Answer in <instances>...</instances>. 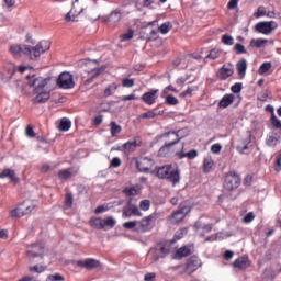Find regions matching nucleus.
Returning a JSON list of instances; mask_svg holds the SVG:
<instances>
[{"label": "nucleus", "instance_id": "b1692460", "mask_svg": "<svg viewBox=\"0 0 281 281\" xmlns=\"http://www.w3.org/2000/svg\"><path fill=\"white\" fill-rule=\"evenodd\" d=\"M191 254H192V250L190 249V247L183 246V247H180V248L176 251L173 258H175L176 260H181V258H186V256H190Z\"/></svg>", "mask_w": 281, "mask_h": 281}, {"label": "nucleus", "instance_id": "9b49d317", "mask_svg": "<svg viewBox=\"0 0 281 281\" xmlns=\"http://www.w3.org/2000/svg\"><path fill=\"white\" fill-rule=\"evenodd\" d=\"M278 29V23L276 21L269 22H259L256 24L255 30L259 32V34H265L269 36L273 32V30Z\"/></svg>", "mask_w": 281, "mask_h": 281}, {"label": "nucleus", "instance_id": "20e7f679", "mask_svg": "<svg viewBox=\"0 0 281 281\" xmlns=\"http://www.w3.org/2000/svg\"><path fill=\"white\" fill-rule=\"evenodd\" d=\"M172 241H162L156 245L151 250L154 260H159V258H166L170 251H172Z\"/></svg>", "mask_w": 281, "mask_h": 281}, {"label": "nucleus", "instance_id": "6e6552de", "mask_svg": "<svg viewBox=\"0 0 281 281\" xmlns=\"http://www.w3.org/2000/svg\"><path fill=\"white\" fill-rule=\"evenodd\" d=\"M240 186V177H238V173L236 171H229L225 176L224 180V188L228 192H232V190H236Z\"/></svg>", "mask_w": 281, "mask_h": 281}, {"label": "nucleus", "instance_id": "423d86ee", "mask_svg": "<svg viewBox=\"0 0 281 281\" xmlns=\"http://www.w3.org/2000/svg\"><path fill=\"white\" fill-rule=\"evenodd\" d=\"M57 86L59 89H74L76 87L74 75L68 71L61 72L58 77Z\"/></svg>", "mask_w": 281, "mask_h": 281}, {"label": "nucleus", "instance_id": "f3484780", "mask_svg": "<svg viewBox=\"0 0 281 281\" xmlns=\"http://www.w3.org/2000/svg\"><path fill=\"white\" fill-rule=\"evenodd\" d=\"M155 221V216L148 215L145 218H142L138 222V232H148L149 229H153V222Z\"/></svg>", "mask_w": 281, "mask_h": 281}, {"label": "nucleus", "instance_id": "0eeeda50", "mask_svg": "<svg viewBox=\"0 0 281 281\" xmlns=\"http://www.w3.org/2000/svg\"><path fill=\"white\" fill-rule=\"evenodd\" d=\"M85 12V7H81L80 0H75L72 3V8L68 13L65 15V21L67 23L76 22L78 21V16Z\"/></svg>", "mask_w": 281, "mask_h": 281}, {"label": "nucleus", "instance_id": "49530a36", "mask_svg": "<svg viewBox=\"0 0 281 281\" xmlns=\"http://www.w3.org/2000/svg\"><path fill=\"white\" fill-rule=\"evenodd\" d=\"M165 102H166V104H169V106H175V105L179 104V99L172 94H169L166 97Z\"/></svg>", "mask_w": 281, "mask_h": 281}, {"label": "nucleus", "instance_id": "13d9d810", "mask_svg": "<svg viewBox=\"0 0 281 281\" xmlns=\"http://www.w3.org/2000/svg\"><path fill=\"white\" fill-rule=\"evenodd\" d=\"M65 280V278H63V276L58 274V273H55V274H49L47 278H46V281H63Z\"/></svg>", "mask_w": 281, "mask_h": 281}, {"label": "nucleus", "instance_id": "de8ad7c7", "mask_svg": "<svg viewBox=\"0 0 281 281\" xmlns=\"http://www.w3.org/2000/svg\"><path fill=\"white\" fill-rule=\"evenodd\" d=\"M74 206V194L67 193L66 200H65V209L69 210Z\"/></svg>", "mask_w": 281, "mask_h": 281}, {"label": "nucleus", "instance_id": "393cba45", "mask_svg": "<svg viewBox=\"0 0 281 281\" xmlns=\"http://www.w3.org/2000/svg\"><path fill=\"white\" fill-rule=\"evenodd\" d=\"M10 179L13 181V183H19V178H16V175L14 172V170L12 169H4L1 173H0V179Z\"/></svg>", "mask_w": 281, "mask_h": 281}, {"label": "nucleus", "instance_id": "37998d69", "mask_svg": "<svg viewBox=\"0 0 281 281\" xmlns=\"http://www.w3.org/2000/svg\"><path fill=\"white\" fill-rule=\"evenodd\" d=\"M237 150H239V153H247V150H249V139L239 142Z\"/></svg>", "mask_w": 281, "mask_h": 281}, {"label": "nucleus", "instance_id": "5fc2aeb1", "mask_svg": "<svg viewBox=\"0 0 281 281\" xmlns=\"http://www.w3.org/2000/svg\"><path fill=\"white\" fill-rule=\"evenodd\" d=\"M123 227H125V229H135V227H138V222L137 221L125 222L123 224Z\"/></svg>", "mask_w": 281, "mask_h": 281}, {"label": "nucleus", "instance_id": "a19ab883", "mask_svg": "<svg viewBox=\"0 0 281 281\" xmlns=\"http://www.w3.org/2000/svg\"><path fill=\"white\" fill-rule=\"evenodd\" d=\"M222 54L221 49H212L209 55L205 57V60H207V58H210L211 60H216V58H220Z\"/></svg>", "mask_w": 281, "mask_h": 281}, {"label": "nucleus", "instance_id": "412c9836", "mask_svg": "<svg viewBox=\"0 0 281 281\" xmlns=\"http://www.w3.org/2000/svg\"><path fill=\"white\" fill-rule=\"evenodd\" d=\"M22 207V212H24V216L27 214H32L34 210H36V201L33 200H26L23 203L20 204Z\"/></svg>", "mask_w": 281, "mask_h": 281}, {"label": "nucleus", "instance_id": "6ab92c4d", "mask_svg": "<svg viewBox=\"0 0 281 281\" xmlns=\"http://www.w3.org/2000/svg\"><path fill=\"white\" fill-rule=\"evenodd\" d=\"M157 93H159V89L145 92L142 97V100L145 102V104H155V100H157Z\"/></svg>", "mask_w": 281, "mask_h": 281}, {"label": "nucleus", "instance_id": "58836bf2", "mask_svg": "<svg viewBox=\"0 0 281 281\" xmlns=\"http://www.w3.org/2000/svg\"><path fill=\"white\" fill-rule=\"evenodd\" d=\"M268 41L267 40H262V38H258V40H251L250 41V47H265V45H267Z\"/></svg>", "mask_w": 281, "mask_h": 281}, {"label": "nucleus", "instance_id": "473e14b6", "mask_svg": "<svg viewBox=\"0 0 281 281\" xmlns=\"http://www.w3.org/2000/svg\"><path fill=\"white\" fill-rule=\"evenodd\" d=\"M100 267V261L98 259H86L85 269H98Z\"/></svg>", "mask_w": 281, "mask_h": 281}, {"label": "nucleus", "instance_id": "2eb2a0df", "mask_svg": "<svg viewBox=\"0 0 281 281\" xmlns=\"http://www.w3.org/2000/svg\"><path fill=\"white\" fill-rule=\"evenodd\" d=\"M161 139L165 143V146H169L179 144V142H181V136L177 135V132H168L161 135Z\"/></svg>", "mask_w": 281, "mask_h": 281}, {"label": "nucleus", "instance_id": "4be33fe9", "mask_svg": "<svg viewBox=\"0 0 281 281\" xmlns=\"http://www.w3.org/2000/svg\"><path fill=\"white\" fill-rule=\"evenodd\" d=\"M280 135L270 133L266 139V146H269V148H276V146L280 144Z\"/></svg>", "mask_w": 281, "mask_h": 281}, {"label": "nucleus", "instance_id": "ea45409f", "mask_svg": "<svg viewBox=\"0 0 281 281\" xmlns=\"http://www.w3.org/2000/svg\"><path fill=\"white\" fill-rule=\"evenodd\" d=\"M119 133H122V126H120L116 122H111V135L115 137Z\"/></svg>", "mask_w": 281, "mask_h": 281}, {"label": "nucleus", "instance_id": "4468645a", "mask_svg": "<svg viewBox=\"0 0 281 281\" xmlns=\"http://www.w3.org/2000/svg\"><path fill=\"white\" fill-rule=\"evenodd\" d=\"M153 166H155V161L150 158H140L136 161V167L139 172H150V170H153Z\"/></svg>", "mask_w": 281, "mask_h": 281}, {"label": "nucleus", "instance_id": "f03ea898", "mask_svg": "<svg viewBox=\"0 0 281 281\" xmlns=\"http://www.w3.org/2000/svg\"><path fill=\"white\" fill-rule=\"evenodd\" d=\"M27 85L33 87V103L45 104L52 98V79L38 75H27Z\"/></svg>", "mask_w": 281, "mask_h": 281}, {"label": "nucleus", "instance_id": "5701e85b", "mask_svg": "<svg viewBox=\"0 0 281 281\" xmlns=\"http://www.w3.org/2000/svg\"><path fill=\"white\" fill-rule=\"evenodd\" d=\"M220 76L222 80H227L231 76H234V66L228 65V66H223L220 69Z\"/></svg>", "mask_w": 281, "mask_h": 281}, {"label": "nucleus", "instance_id": "4c0bfd02", "mask_svg": "<svg viewBox=\"0 0 281 281\" xmlns=\"http://www.w3.org/2000/svg\"><path fill=\"white\" fill-rule=\"evenodd\" d=\"M188 158V159H196V157H199V151H196V149H191L189 150L188 153H183L181 154L180 156V159H183V158Z\"/></svg>", "mask_w": 281, "mask_h": 281}, {"label": "nucleus", "instance_id": "f704fd0d", "mask_svg": "<svg viewBox=\"0 0 281 281\" xmlns=\"http://www.w3.org/2000/svg\"><path fill=\"white\" fill-rule=\"evenodd\" d=\"M91 227L95 229H103V218L102 217H94L90 220Z\"/></svg>", "mask_w": 281, "mask_h": 281}, {"label": "nucleus", "instance_id": "bf43d9fd", "mask_svg": "<svg viewBox=\"0 0 281 281\" xmlns=\"http://www.w3.org/2000/svg\"><path fill=\"white\" fill-rule=\"evenodd\" d=\"M122 86L125 87V88L134 87L135 86V80L128 79V78L123 79Z\"/></svg>", "mask_w": 281, "mask_h": 281}, {"label": "nucleus", "instance_id": "aec40b11", "mask_svg": "<svg viewBox=\"0 0 281 281\" xmlns=\"http://www.w3.org/2000/svg\"><path fill=\"white\" fill-rule=\"evenodd\" d=\"M137 148V142L136 140H130L127 143H124L122 147H117L116 150H121L125 155H131V153H134V150Z\"/></svg>", "mask_w": 281, "mask_h": 281}, {"label": "nucleus", "instance_id": "3c124183", "mask_svg": "<svg viewBox=\"0 0 281 281\" xmlns=\"http://www.w3.org/2000/svg\"><path fill=\"white\" fill-rule=\"evenodd\" d=\"M198 87H189L186 91L180 93V98H186V95H189V98H192L193 91H196Z\"/></svg>", "mask_w": 281, "mask_h": 281}, {"label": "nucleus", "instance_id": "cd10ccee", "mask_svg": "<svg viewBox=\"0 0 281 281\" xmlns=\"http://www.w3.org/2000/svg\"><path fill=\"white\" fill-rule=\"evenodd\" d=\"M9 216H11V218H21V217L25 216V213L23 212L21 204H19L16 207L12 209L9 212Z\"/></svg>", "mask_w": 281, "mask_h": 281}, {"label": "nucleus", "instance_id": "680f3d73", "mask_svg": "<svg viewBox=\"0 0 281 281\" xmlns=\"http://www.w3.org/2000/svg\"><path fill=\"white\" fill-rule=\"evenodd\" d=\"M155 278H157V273L155 272H148L144 276L145 281H155Z\"/></svg>", "mask_w": 281, "mask_h": 281}, {"label": "nucleus", "instance_id": "2f4dec72", "mask_svg": "<svg viewBox=\"0 0 281 281\" xmlns=\"http://www.w3.org/2000/svg\"><path fill=\"white\" fill-rule=\"evenodd\" d=\"M134 36H135V31H133V29H128L127 31H125L120 35V38L122 43H126V41L133 40Z\"/></svg>", "mask_w": 281, "mask_h": 281}, {"label": "nucleus", "instance_id": "c756f323", "mask_svg": "<svg viewBox=\"0 0 281 281\" xmlns=\"http://www.w3.org/2000/svg\"><path fill=\"white\" fill-rule=\"evenodd\" d=\"M232 102H234V94H226L220 101V106L222 109H227V106H229V104H232Z\"/></svg>", "mask_w": 281, "mask_h": 281}, {"label": "nucleus", "instance_id": "a878e982", "mask_svg": "<svg viewBox=\"0 0 281 281\" xmlns=\"http://www.w3.org/2000/svg\"><path fill=\"white\" fill-rule=\"evenodd\" d=\"M249 265V259H247V257H239L233 262L235 269H247Z\"/></svg>", "mask_w": 281, "mask_h": 281}, {"label": "nucleus", "instance_id": "9d476101", "mask_svg": "<svg viewBox=\"0 0 281 281\" xmlns=\"http://www.w3.org/2000/svg\"><path fill=\"white\" fill-rule=\"evenodd\" d=\"M190 210L191 209L189 205L181 206L178 211L173 212L172 215L169 217V223L171 225H179V223H181V221H183V218H186V216L190 214Z\"/></svg>", "mask_w": 281, "mask_h": 281}, {"label": "nucleus", "instance_id": "a18cd8bd", "mask_svg": "<svg viewBox=\"0 0 281 281\" xmlns=\"http://www.w3.org/2000/svg\"><path fill=\"white\" fill-rule=\"evenodd\" d=\"M269 69H271V61H266L259 67L258 74L265 76Z\"/></svg>", "mask_w": 281, "mask_h": 281}, {"label": "nucleus", "instance_id": "052dcab7", "mask_svg": "<svg viewBox=\"0 0 281 281\" xmlns=\"http://www.w3.org/2000/svg\"><path fill=\"white\" fill-rule=\"evenodd\" d=\"M271 122H272L273 126H276V128H281V121L278 120L276 114L271 115Z\"/></svg>", "mask_w": 281, "mask_h": 281}, {"label": "nucleus", "instance_id": "09e8293b", "mask_svg": "<svg viewBox=\"0 0 281 281\" xmlns=\"http://www.w3.org/2000/svg\"><path fill=\"white\" fill-rule=\"evenodd\" d=\"M45 269H47V267H45L43 265H36V266L29 267V271L35 272V273H43V271H45Z\"/></svg>", "mask_w": 281, "mask_h": 281}, {"label": "nucleus", "instance_id": "c9c22d12", "mask_svg": "<svg viewBox=\"0 0 281 281\" xmlns=\"http://www.w3.org/2000/svg\"><path fill=\"white\" fill-rule=\"evenodd\" d=\"M140 192L142 190L135 187H127L124 189V194H126V196H137Z\"/></svg>", "mask_w": 281, "mask_h": 281}, {"label": "nucleus", "instance_id": "603ef678", "mask_svg": "<svg viewBox=\"0 0 281 281\" xmlns=\"http://www.w3.org/2000/svg\"><path fill=\"white\" fill-rule=\"evenodd\" d=\"M128 210L134 216H142V211H139V207L137 205L130 204Z\"/></svg>", "mask_w": 281, "mask_h": 281}, {"label": "nucleus", "instance_id": "8fccbe9b", "mask_svg": "<svg viewBox=\"0 0 281 281\" xmlns=\"http://www.w3.org/2000/svg\"><path fill=\"white\" fill-rule=\"evenodd\" d=\"M109 210H111V205L108 203V204H103V205L98 206L94 210V212L97 214H104V212H109Z\"/></svg>", "mask_w": 281, "mask_h": 281}, {"label": "nucleus", "instance_id": "72a5a7b5", "mask_svg": "<svg viewBox=\"0 0 281 281\" xmlns=\"http://www.w3.org/2000/svg\"><path fill=\"white\" fill-rule=\"evenodd\" d=\"M58 128H59V131H63V132L69 131V128H71V120H69L67 117L61 119Z\"/></svg>", "mask_w": 281, "mask_h": 281}, {"label": "nucleus", "instance_id": "a211bd4d", "mask_svg": "<svg viewBox=\"0 0 281 281\" xmlns=\"http://www.w3.org/2000/svg\"><path fill=\"white\" fill-rule=\"evenodd\" d=\"M142 34L145 41H155L157 38V29L149 24L142 31Z\"/></svg>", "mask_w": 281, "mask_h": 281}, {"label": "nucleus", "instance_id": "dca6fc26", "mask_svg": "<svg viewBox=\"0 0 281 281\" xmlns=\"http://www.w3.org/2000/svg\"><path fill=\"white\" fill-rule=\"evenodd\" d=\"M201 259H199V257H191L190 259H188L187 261V266H186V273H194V271H196V269H199V267H201Z\"/></svg>", "mask_w": 281, "mask_h": 281}, {"label": "nucleus", "instance_id": "1a4fd4ad", "mask_svg": "<svg viewBox=\"0 0 281 281\" xmlns=\"http://www.w3.org/2000/svg\"><path fill=\"white\" fill-rule=\"evenodd\" d=\"M27 258L34 262V258H43L45 256V246L43 244H33L26 249Z\"/></svg>", "mask_w": 281, "mask_h": 281}, {"label": "nucleus", "instance_id": "e2e57ef3", "mask_svg": "<svg viewBox=\"0 0 281 281\" xmlns=\"http://www.w3.org/2000/svg\"><path fill=\"white\" fill-rule=\"evenodd\" d=\"M267 14V11L263 9V7H259L258 10L255 12V16L259 19V16H265Z\"/></svg>", "mask_w": 281, "mask_h": 281}, {"label": "nucleus", "instance_id": "79ce46f5", "mask_svg": "<svg viewBox=\"0 0 281 281\" xmlns=\"http://www.w3.org/2000/svg\"><path fill=\"white\" fill-rule=\"evenodd\" d=\"M115 91H117V85L116 83H111L104 90L105 98H109V95H113V93H115Z\"/></svg>", "mask_w": 281, "mask_h": 281}, {"label": "nucleus", "instance_id": "7c9ffc66", "mask_svg": "<svg viewBox=\"0 0 281 281\" xmlns=\"http://www.w3.org/2000/svg\"><path fill=\"white\" fill-rule=\"evenodd\" d=\"M203 170L206 173L214 170V160L212 159V157L204 158Z\"/></svg>", "mask_w": 281, "mask_h": 281}, {"label": "nucleus", "instance_id": "e433bc0d", "mask_svg": "<svg viewBox=\"0 0 281 281\" xmlns=\"http://www.w3.org/2000/svg\"><path fill=\"white\" fill-rule=\"evenodd\" d=\"M71 176L72 173L69 169H63L57 173L58 179H60L61 181H67V179H71Z\"/></svg>", "mask_w": 281, "mask_h": 281}, {"label": "nucleus", "instance_id": "69168bd1", "mask_svg": "<svg viewBox=\"0 0 281 281\" xmlns=\"http://www.w3.org/2000/svg\"><path fill=\"white\" fill-rule=\"evenodd\" d=\"M184 233H186V231H183V229L177 231L175 234V239L171 240V243H176V240H181V237L183 236Z\"/></svg>", "mask_w": 281, "mask_h": 281}, {"label": "nucleus", "instance_id": "4d7b16f0", "mask_svg": "<svg viewBox=\"0 0 281 281\" xmlns=\"http://www.w3.org/2000/svg\"><path fill=\"white\" fill-rule=\"evenodd\" d=\"M231 234L228 232L222 231L216 234V240H225V238H229Z\"/></svg>", "mask_w": 281, "mask_h": 281}, {"label": "nucleus", "instance_id": "f8f14e48", "mask_svg": "<svg viewBox=\"0 0 281 281\" xmlns=\"http://www.w3.org/2000/svg\"><path fill=\"white\" fill-rule=\"evenodd\" d=\"M86 71L89 75H92V78H98L102 74V69L100 68V63L95 59H89L86 63Z\"/></svg>", "mask_w": 281, "mask_h": 281}, {"label": "nucleus", "instance_id": "0e129e2a", "mask_svg": "<svg viewBox=\"0 0 281 281\" xmlns=\"http://www.w3.org/2000/svg\"><path fill=\"white\" fill-rule=\"evenodd\" d=\"M188 128H182L178 132H176V135H178V137H180V139H183V137H188Z\"/></svg>", "mask_w": 281, "mask_h": 281}, {"label": "nucleus", "instance_id": "6e6d98bb", "mask_svg": "<svg viewBox=\"0 0 281 281\" xmlns=\"http://www.w3.org/2000/svg\"><path fill=\"white\" fill-rule=\"evenodd\" d=\"M222 42L224 45H234V37L232 35H223Z\"/></svg>", "mask_w": 281, "mask_h": 281}, {"label": "nucleus", "instance_id": "864d4df0", "mask_svg": "<svg viewBox=\"0 0 281 281\" xmlns=\"http://www.w3.org/2000/svg\"><path fill=\"white\" fill-rule=\"evenodd\" d=\"M139 207L143 212H148L150 210V200L140 201Z\"/></svg>", "mask_w": 281, "mask_h": 281}, {"label": "nucleus", "instance_id": "7ed1b4c3", "mask_svg": "<svg viewBox=\"0 0 281 281\" xmlns=\"http://www.w3.org/2000/svg\"><path fill=\"white\" fill-rule=\"evenodd\" d=\"M157 177L159 179H167L173 186H177L181 181V173L177 165H166L157 169Z\"/></svg>", "mask_w": 281, "mask_h": 281}, {"label": "nucleus", "instance_id": "c85d7f7f", "mask_svg": "<svg viewBox=\"0 0 281 281\" xmlns=\"http://www.w3.org/2000/svg\"><path fill=\"white\" fill-rule=\"evenodd\" d=\"M115 223H117V221L113 216L103 218V229H113V227H115Z\"/></svg>", "mask_w": 281, "mask_h": 281}, {"label": "nucleus", "instance_id": "ddd939ff", "mask_svg": "<svg viewBox=\"0 0 281 281\" xmlns=\"http://www.w3.org/2000/svg\"><path fill=\"white\" fill-rule=\"evenodd\" d=\"M103 23H108L109 25H117L120 21H122V10L115 9L108 15H104Z\"/></svg>", "mask_w": 281, "mask_h": 281}, {"label": "nucleus", "instance_id": "bb28decb", "mask_svg": "<svg viewBox=\"0 0 281 281\" xmlns=\"http://www.w3.org/2000/svg\"><path fill=\"white\" fill-rule=\"evenodd\" d=\"M236 67L239 78H245V75L247 74V59H240Z\"/></svg>", "mask_w": 281, "mask_h": 281}, {"label": "nucleus", "instance_id": "c03bdc74", "mask_svg": "<svg viewBox=\"0 0 281 281\" xmlns=\"http://www.w3.org/2000/svg\"><path fill=\"white\" fill-rule=\"evenodd\" d=\"M158 30L160 31V34H168L170 30H172V24L170 22L162 23Z\"/></svg>", "mask_w": 281, "mask_h": 281}, {"label": "nucleus", "instance_id": "39448f33", "mask_svg": "<svg viewBox=\"0 0 281 281\" xmlns=\"http://www.w3.org/2000/svg\"><path fill=\"white\" fill-rule=\"evenodd\" d=\"M183 143L179 142L171 145H164L159 149L158 155H160V157H168V155H179V157H181L183 153Z\"/></svg>", "mask_w": 281, "mask_h": 281}, {"label": "nucleus", "instance_id": "774afa93", "mask_svg": "<svg viewBox=\"0 0 281 281\" xmlns=\"http://www.w3.org/2000/svg\"><path fill=\"white\" fill-rule=\"evenodd\" d=\"M254 218H255V215H254V213H248L245 217H244V223H251V221H254Z\"/></svg>", "mask_w": 281, "mask_h": 281}, {"label": "nucleus", "instance_id": "338daca9", "mask_svg": "<svg viewBox=\"0 0 281 281\" xmlns=\"http://www.w3.org/2000/svg\"><path fill=\"white\" fill-rule=\"evenodd\" d=\"M238 8V0H231L227 4L228 10H236Z\"/></svg>", "mask_w": 281, "mask_h": 281}, {"label": "nucleus", "instance_id": "f257e3e1", "mask_svg": "<svg viewBox=\"0 0 281 281\" xmlns=\"http://www.w3.org/2000/svg\"><path fill=\"white\" fill-rule=\"evenodd\" d=\"M52 48V41L42 40L35 46L27 44H12L9 48L10 54L16 58H21L22 55L27 56L30 60H38L45 52H49Z\"/></svg>", "mask_w": 281, "mask_h": 281}]
</instances>
